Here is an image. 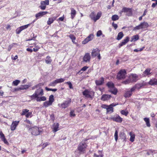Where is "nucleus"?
<instances>
[{
  "mask_svg": "<svg viewBox=\"0 0 157 157\" xmlns=\"http://www.w3.org/2000/svg\"><path fill=\"white\" fill-rule=\"evenodd\" d=\"M39 48H40L38 46H35V48H33V50L34 51L36 52L39 50Z\"/></svg>",
  "mask_w": 157,
  "mask_h": 157,
  "instance_id": "6e6d98bb",
  "label": "nucleus"
},
{
  "mask_svg": "<svg viewBox=\"0 0 157 157\" xmlns=\"http://www.w3.org/2000/svg\"><path fill=\"white\" fill-rule=\"evenodd\" d=\"M30 86V85H21L20 87L21 90H23L28 89Z\"/></svg>",
  "mask_w": 157,
  "mask_h": 157,
  "instance_id": "c9c22d12",
  "label": "nucleus"
},
{
  "mask_svg": "<svg viewBox=\"0 0 157 157\" xmlns=\"http://www.w3.org/2000/svg\"><path fill=\"white\" fill-rule=\"evenodd\" d=\"M25 116L27 118L31 117L32 116V112H28Z\"/></svg>",
  "mask_w": 157,
  "mask_h": 157,
  "instance_id": "603ef678",
  "label": "nucleus"
},
{
  "mask_svg": "<svg viewBox=\"0 0 157 157\" xmlns=\"http://www.w3.org/2000/svg\"><path fill=\"white\" fill-rule=\"evenodd\" d=\"M88 67L86 66H85L83 67L80 70V71H86V70L88 68Z\"/></svg>",
  "mask_w": 157,
  "mask_h": 157,
  "instance_id": "4d7b16f0",
  "label": "nucleus"
},
{
  "mask_svg": "<svg viewBox=\"0 0 157 157\" xmlns=\"http://www.w3.org/2000/svg\"><path fill=\"white\" fill-rule=\"evenodd\" d=\"M29 110L27 109H23L22 110V112L21 113V115H25L26 113L29 112Z\"/></svg>",
  "mask_w": 157,
  "mask_h": 157,
  "instance_id": "37998d69",
  "label": "nucleus"
},
{
  "mask_svg": "<svg viewBox=\"0 0 157 157\" xmlns=\"http://www.w3.org/2000/svg\"><path fill=\"white\" fill-rule=\"evenodd\" d=\"M0 136L1 140L3 141L5 144H8V141L6 139L4 134L2 133V131L0 132Z\"/></svg>",
  "mask_w": 157,
  "mask_h": 157,
  "instance_id": "393cba45",
  "label": "nucleus"
},
{
  "mask_svg": "<svg viewBox=\"0 0 157 157\" xmlns=\"http://www.w3.org/2000/svg\"><path fill=\"white\" fill-rule=\"evenodd\" d=\"M111 97L110 95L108 94H104L102 95L101 99L103 101H107L109 100Z\"/></svg>",
  "mask_w": 157,
  "mask_h": 157,
  "instance_id": "5701e85b",
  "label": "nucleus"
},
{
  "mask_svg": "<svg viewBox=\"0 0 157 157\" xmlns=\"http://www.w3.org/2000/svg\"><path fill=\"white\" fill-rule=\"evenodd\" d=\"M56 84V82H55V81H54L51 82V83H50V84H49V86H55Z\"/></svg>",
  "mask_w": 157,
  "mask_h": 157,
  "instance_id": "13d9d810",
  "label": "nucleus"
},
{
  "mask_svg": "<svg viewBox=\"0 0 157 157\" xmlns=\"http://www.w3.org/2000/svg\"><path fill=\"white\" fill-rule=\"evenodd\" d=\"M70 10H71V18L72 19H73L75 16V15L76 14V11L73 8H70Z\"/></svg>",
  "mask_w": 157,
  "mask_h": 157,
  "instance_id": "b1692460",
  "label": "nucleus"
},
{
  "mask_svg": "<svg viewBox=\"0 0 157 157\" xmlns=\"http://www.w3.org/2000/svg\"><path fill=\"white\" fill-rule=\"evenodd\" d=\"M98 155L96 153H94V157H103L104 155L102 153V151H98Z\"/></svg>",
  "mask_w": 157,
  "mask_h": 157,
  "instance_id": "c85d7f7f",
  "label": "nucleus"
},
{
  "mask_svg": "<svg viewBox=\"0 0 157 157\" xmlns=\"http://www.w3.org/2000/svg\"><path fill=\"white\" fill-rule=\"evenodd\" d=\"M54 96L52 95H51L50 96L49 98V101H50L51 103H52L54 102Z\"/></svg>",
  "mask_w": 157,
  "mask_h": 157,
  "instance_id": "49530a36",
  "label": "nucleus"
},
{
  "mask_svg": "<svg viewBox=\"0 0 157 157\" xmlns=\"http://www.w3.org/2000/svg\"><path fill=\"white\" fill-rule=\"evenodd\" d=\"M138 77L136 74H132L129 77V79L124 81V83L127 84L131 82H136L138 80Z\"/></svg>",
  "mask_w": 157,
  "mask_h": 157,
  "instance_id": "39448f33",
  "label": "nucleus"
},
{
  "mask_svg": "<svg viewBox=\"0 0 157 157\" xmlns=\"http://www.w3.org/2000/svg\"><path fill=\"white\" fill-rule=\"evenodd\" d=\"M55 19L53 18L50 17L48 18V20L47 21V23L48 25H51L53 23Z\"/></svg>",
  "mask_w": 157,
  "mask_h": 157,
  "instance_id": "e433bc0d",
  "label": "nucleus"
},
{
  "mask_svg": "<svg viewBox=\"0 0 157 157\" xmlns=\"http://www.w3.org/2000/svg\"><path fill=\"white\" fill-rule=\"evenodd\" d=\"M29 130L31 134L34 136H37L39 135L41 131L40 130L39 128L36 126L32 127L29 128Z\"/></svg>",
  "mask_w": 157,
  "mask_h": 157,
  "instance_id": "0eeeda50",
  "label": "nucleus"
},
{
  "mask_svg": "<svg viewBox=\"0 0 157 157\" xmlns=\"http://www.w3.org/2000/svg\"><path fill=\"white\" fill-rule=\"evenodd\" d=\"M119 18V17L117 15H114L112 16V19L113 21H115L118 20Z\"/></svg>",
  "mask_w": 157,
  "mask_h": 157,
  "instance_id": "c03bdc74",
  "label": "nucleus"
},
{
  "mask_svg": "<svg viewBox=\"0 0 157 157\" xmlns=\"http://www.w3.org/2000/svg\"><path fill=\"white\" fill-rule=\"evenodd\" d=\"M52 128L54 132H56L59 130V124L58 123H54L52 125Z\"/></svg>",
  "mask_w": 157,
  "mask_h": 157,
  "instance_id": "a211bd4d",
  "label": "nucleus"
},
{
  "mask_svg": "<svg viewBox=\"0 0 157 157\" xmlns=\"http://www.w3.org/2000/svg\"><path fill=\"white\" fill-rule=\"evenodd\" d=\"M22 31V29H21L20 27H19L16 29V32L17 34H19Z\"/></svg>",
  "mask_w": 157,
  "mask_h": 157,
  "instance_id": "864d4df0",
  "label": "nucleus"
},
{
  "mask_svg": "<svg viewBox=\"0 0 157 157\" xmlns=\"http://www.w3.org/2000/svg\"><path fill=\"white\" fill-rule=\"evenodd\" d=\"M21 90V89L20 87L14 89V91H17L20 90Z\"/></svg>",
  "mask_w": 157,
  "mask_h": 157,
  "instance_id": "774afa93",
  "label": "nucleus"
},
{
  "mask_svg": "<svg viewBox=\"0 0 157 157\" xmlns=\"http://www.w3.org/2000/svg\"><path fill=\"white\" fill-rule=\"evenodd\" d=\"M111 119L113 121L121 123L122 121V118L118 115H115L112 117Z\"/></svg>",
  "mask_w": 157,
  "mask_h": 157,
  "instance_id": "2eb2a0df",
  "label": "nucleus"
},
{
  "mask_svg": "<svg viewBox=\"0 0 157 157\" xmlns=\"http://www.w3.org/2000/svg\"><path fill=\"white\" fill-rule=\"evenodd\" d=\"M52 61V60L51 57L49 56H47L45 59V62L47 64H51Z\"/></svg>",
  "mask_w": 157,
  "mask_h": 157,
  "instance_id": "c756f323",
  "label": "nucleus"
},
{
  "mask_svg": "<svg viewBox=\"0 0 157 157\" xmlns=\"http://www.w3.org/2000/svg\"><path fill=\"white\" fill-rule=\"evenodd\" d=\"M64 17H60L58 19V20H59V21H63L64 20Z\"/></svg>",
  "mask_w": 157,
  "mask_h": 157,
  "instance_id": "338daca9",
  "label": "nucleus"
},
{
  "mask_svg": "<svg viewBox=\"0 0 157 157\" xmlns=\"http://www.w3.org/2000/svg\"><path fill=\"white\" fill-rule=\"evenodd\" d=\"M129 134L130 136V141L132 142H133L135 138V135L132 132H130L129 133Z\"/></svg>",
  "mask_w": 157,
  "mask_h": 157,
  "instance_id": "7c9ffc66",
  "label": "nucleus"
},
{
  "mask_svg": "<svg viewBox=\"0 0 157 157\" xmlns=\"http://www.w3.org/2000/svg\"><path fill=\"white\" fill-rule=\"evenodd\" d=\"M13 56H12L11 58L12 59L14 60H16L18 58V56L17 55H16L14 58L13 57Z\"/></svg>",
  "mask_w": 157,
  "mask_h": 157,
  "instance_id": "0e129e2a",
  "label": "nucleus"
},
{
  "mask_svg": "<svg viewBox=\"0 0 157 157\" xmlns=\"http://www.w3.org/2000/svg\"><path fill=\"white\" fill-rule=\"evenodd\" d=\"M70 116L71 117H74L75 116V114L74 113V111H71L70 112Z\"/></svg>",
  "mask_w": 157,
  "mask_h": 157,
  "instance_id": "052dcab7",
  "label": "nucleus"
},
{
  "mask_svg": "<svg viewBox=\"0 0 157 157\" xmlns=\"http://www.w3.org/2000/svg\"><path fill=\"white\" fill-rule=\"evenodd\" d=\"M139 39V36L137 35H136L132 36L131 39V41H135L137 40H138Z\"/></svg>",
  "mask_w": 157,
  "mask_h": 157,
  "instance_id": "4c0bfd02",
  "label": "nucleus"
},
{
  "mask_svg": "<svg viewBox=\"0 0 157 157\" xmlns=\"http://www.w3.org/2000/svg\"><path fill=\"white\" fill-rule=\"evenodd\" d=\"M94 38V35L93 34H90L87 38L82 41V44H86L90 41L91 40Z\"/></svg>",
  "mask_w": 157,
  "mask_h": 157,
  "instance_id": "4468645a",
  "label": "nucleus"
},
{
  "mask_svg": "<svg viewBox=\"0 0 157 157\" xmlns=\"http://www.w3.org/2000/svg\"><path fill=\"white\" fill-rule=\"evenodd\" d=\"M31 23L29 24L26 25L22 26L20 27L21 29H22V31L28 28L29 26H30Z\"/></svg>",
  "mask_w": 157,
  "mask_h": 157,
  "instance_id": "a18cd8bd",
  "label": "nucleus"
},
{
  "mask_svg": "<svg viewBox=\"0 0 157 157\" xmlns=\"http://www.w3.org/2000/svg\"><path fill=\"white\" fill-rule=\"evenodd\" d=\"M118 132L117 130L115 131V132L114 134V136L115 138V140L116 142L118 140Z\"/></svg>",
  "mask_w": 157,
  "mask_h": 157,
  "instance_id": "09e8293b",
  "label": "nucleus"
},
{
  "mask_svg": "<svg viewBox=\"0 0 157 157\" xmlns=\"http://www.w3.org/2000/svg\"><path fill=\"white\" fill-rule=\"evenodd\" d=\"M36 100L37 101H44L46 100V98L45 96H38L36 98Z\"/></svg>",
  "mask_w": 157,
  "mask_h": 157,
  "instance_id": "cd10ccee",
  "label": "nucleus"
},
{
  "mask_svg": "<svg viewBox=\"0 0 157 157\" xmlns=\"http://www.w3.org/2000/svg\"><path fill=\"white\" fill-rule=\"evenodd\" d=\"M65 80V79L63 78H60L57 79L55 80L56 84L58 83H61L63 82Z\"/></svg>",
  "mask_w": 157,
  "mask_h": 157,
  "instance_id": "ea45409f",
  "label": "nucleus"
},
{
  "mask_svg": "<svg viewBox=\"0 0 157 157\" xmlns=\"http://www.w3.org/2000/svg\"><path fill=\"white\" fill-rule=\"evenodd\" d=\"M102 13L101 11H99L97 13L96 17H95V13L94 12L91 13L90 15V17L91 19L93 20L94 22H96L98 20L101 16Z\"/></svg>",
  "mask_w": 157,
  "mask_h": 157,
  "instance_id": "423d86ee",
  "label": "nucleus"
},
{
  "mask_svg": "<svg viewBox=\"0 0 157 157\" xmlns=\"http://www.w3.org/2000/svg\"><path fill=\"white\" fill-rule=\"evenodd\" d=\"M144 120L146 122L147 126L148 127H150L151 125L150 123L149 119L148 118L146 117L144 118Z\"/></svg>",
  "mask_w": 157,
  "mask_h": 157,
  "instance_id": "473e14b6",
  "label": "nucleus"
},
{
  "mask_svg": "<svg viewBox=\"0 0 157 157\" xmlns=\"http://www.w3.org/2000/svg\"><path fill=\"white\" fill-rule=\"evenodd\" d=\"M25 121L30 124H32V122L26 119L25 120Z\"/></svg>",
  "mask_w": 157,
  "mask_h": 157,
  "instance_id": "e2e57ef3",
  "label": "nucleus"
},
{
  "mask_svg": "<svg viewBox=\"0 0 157 157\" xmlns=\"http://www.w3.org/2000/svg\"><path fill=\"white\" fill-rule=\"evenodd\" d=\"M126 74V71L125 70H121L118 73L117 78L119 79H124L125 78Z\"/></svg>",
  "mask_w": 157,
  "mask_h": 157,
  "instance_id": "1a4fd4ad",
  "label": "nucleus"
},
{
  "mask_svg": "<svg viewBox=\"0 0 157 157\" xmlns=\"http://www.w3.org/2000/svg\"><path fill=\"white\" fill-rule=\"evenodd\" d=\"M151 69L150 68H147L143 72V75H144V76L149 75L151 73Z\"/></svg>",
  "mask_w": 157,
  "mask_h": 157,
  "instance_id": "a878e982",
  "label": "nucleus"
},
{
  "mask_svg": "<svg viewBox=\"0 0 157 157\" xmlns=\"http://www.w3.org/2000/svg\"><path fill=\"white\" fill-rule=\"evenodd\" d=\"M48 13V12L47 11H41L37 13L35 15L36 19H37L45 15Z\"/></svg>",
  "mask_w": 157,
  "mask_h": 157,
  "instance_id": "dca6fc26",
  "label": "nucleus"
},
{
  "mask_svg": "<svg viewBox=\"0 0 157 157\" xmlns=\"http://www.w3.org/2000/svg\"><path fill=\"white\" fill-rule=\"evenodd\" d=\"M112 25L114 28L115 29H116L117 27V25L116 24H114V22L112 23Z\"/></svg>",
  "mask_w": 157,
  "mask_h": 157,
  "instance_id": "680f3d73",
  "label": "nucleus"
},
{
  "mask_svg": "<svg viewBox=\"0 0 157 157\" xmlns=\"http://www.w3.org/2000/svg\"><path fill=\"white\" fill-rule=\"evenodd\" d=\"M122 12H130V13H131V9L128 8H127L126 7H124L122 9Z\"/></svg>",
  "mask_w": 157,
  "mask_h": 157,
  "instance_id": "58836bf2",
  "label": "nucleus"
},
{
  "mask_svg": "<svg viewBox=\"0 0 157 157\" xmlns=\"http://www.w3.org/2000/svg\"><path fill=\"white\" fill-rule=\"evenodd\" d=\"M91 56L94 57L97 56L99 60L101 59V57L100 54V50L98 48L94 49L92 50L91 53Z\"/></svg>",
  "mask_w": 157,
  "mask_h": 157,
  "instance_id": "9d476101",
  "label": "nucleus"
},
{
  "mask_svg": "<svg viewBox=\"0 0 157 157\" xmlns=\"http://www.w3.org/2000/svg\"><path fill=\"white\" fill-rule=\"evenodd\" d=\"M106 85L109 89V91L112 94L116 95L117 92V89L114 87L113 83L112 82H109L106 84Z\"/></svg>",
  "mask_w": 157,
  "mask_h": 157,
  "instance_id": "f03ea898",
  "label": "nucleus"
},
{
  "mask_svg": "<svg viewBox=\"0 0 157 157\" xmlns=\"http://www.w3.org/2000/svg\"><path fill=\"white\" fill-rule=\"evenodd\" d=\"M19 123V121H13L11 125L10 128L11 130L12 131H13L15 130Z\"/></svg>",
  "mask_w": 157,
  "mask_h": 157,
  "instance_id": "f3484780",
  "label": "nucleus"
},
{
  "mask_svg": "<svg viewBox=\"0 0 157 157\" xmlns=\"http://www.w3.org/2000/svg\"><path fill=\"white\" fill-rule=\"evenodd\" d=\"M66 83L69 85V87L70 89H73L72 85L71 82H66Z\"/></svg>",
  "mask_w": 157,
  "mask_h": 157,
  "instance_id": "5fc2aeb1",
  "label": "nucleus"
},
{
  "mask_svg": "<svg viewBox=\"0 0 157 157\" xmlns=\"http://www.w3.org/2000/svg\"><path fill=\"white\" fill-rule=\"evenodd\" d=\"M46 90L47 91H53L55 92L57 90V89H50L49 88L47 87H46L45 88Z\"/></svg>",
  "mask_w": 157,
  "mask_h": 157,
  "instance_id": "3c124183",
  "label": "nucleus"
},
{
  "mask_svg": "<svg viewBox=\"0 0 157 157\" xmlns=\"http://www.w3.org/2000/svg\"><path fill=\"white\" fill-rule=\"evenodd\" d=\"M69 37L71 39V40L72 42L73 43L76 44V43L75 42L76 40V37L73 34H70L69 35Z\"/></svg>",
  "mask_w": 157,
  "mask_h": 157,
  "instance_id": "2f4dec72",
  "label": "nucleus"
},
{
  "mask_svg": "<svg viewBox=\"0 0 157 157\" xmlns=\"http://www.w3.org/2000/svg\"><path fill=\"white\" fill-rule=\"evenodd\" d=\"M20 82V81L19 80H16L13 82V84L15 86H17Z\"/></svg>",
  "mask_w": 157,
  "mask_h": 157,
  "instance_id": "de8ad7c7",
  "label": "nucleus"
},
{
  "mask_svg": "<svg viewBox=\"0 0 157 157\" xmlns=\"http://www.w3.org/2000/svg\"><path fill=\"white\" fill-rule=\"evenodd\" d=\"M116 105L113 103H112L109 105L103 104L101 105V107L103 108L106 109L107 113H111L113 112V107L115 106Z\"/></svg>",
  "mask_w": 157,
  "mask_h": 157,
  "instance_id": "20e7f679",
  "label": "nucleus"
},
{
  "mask_svg": "<svg viewBox=\"0 0 157 157\" xmlns=\"http://www.w3.org/2000/svg\"><path fill=\"white\" fill-rule=\"evenodd\" d=\"M83 95L87 98H90L91 99H92V97L90 95V92L87 90H85L82 92Z\"/></svg>",
  "mask_w": 157,
  "mask_h": 157,
  "instance_id": "6ab92c4d",
  "label": "nucleus"
},
{
  "mask_svg": "<svg viewBox=\"0 0 157 157\" xmlns=\"http://www.w3.org/2000/svg\"><path fill=\"white\" fill-rule=\"evenodd\" d=\"M136 89V87L134 86L132 87L130 90H128L126 91L124 97L125 98H129L132 94L133 92H134Z\"/></svg>",
  "mask_w": 157,
  "mask_h": 157,
  "instance_id": "f8f14e48",
  "label": "nucleus"
},
{
  "mask_svg": "<svg viewBox=\"0 0 157 157\" xmlns=\"http://www.w3.org/2000/svg\"><path fill=\"white\" fill-rule=\"evenodd\" d=\"M71 102V99L65 101L62 103L58 104V106L62 109H65L70 105Z\"/></svg>",
  "mask_w": 157,
  "mask_h": 157,
  "instance_id": "6e6552de",
  "label": "nucleus"
},
{
  "mask_svg": "<svg viewBox=\"0 0 157 157\" xmlns=\"http://www.w3.org/2000/svg\"><path fill=\"white\" fill-rule=\"evenodd\" d=\"M44 85V84L42 83H40L38 84H37L34 86H33L32 87V89L33 90H34L36 88H39L40 86H42Z\"/></svg>",
  "mask_w": 157,
  "mask_h": 157,
  "instance_id": "f704fd0d",
  "label": "nucleus"
},
{
  "mask_svg": "<svg viewBox=\"0 0 157 157\" xmlns=\"http://www.w3.org/2000/svg\"><path fill=\"white\" fill-rule=\"evenodd\" d=\"M104 82V78L102 77L99 79L95 81V83L97 85H101Z\"/></svg>",
  "mask_w": 157,
  "mask_h": 157,
  "instance_id": "4be33fe9",
  "label": "nucleus"
},
{
  "mask_svg": "<svg viewBox=\"0 0 157 157\" xmlns=\"http://www.w3.org/2000/svg\"><path fill=\"white\" fill-rule=\"evenodd\" d=\"M129 37L128 36L125 39H124L122 42L119 45V48L121 47L122 46L125 45L129 40Z\"/></svg>",
  "mask_w": 157,
  "mask_h": 157,
  "instance_id": "aec40b11",
  "label": "nucleus"
},
{
  "mask_svg": "<svg viewBox=\"0 0 157 157\" xmlns=\"http://www.w3.org/2000/svg\"><path fill=\"white\" fill-rule=\"evenodd\" d=\"M52 103L49 101H47L44 103V105L45 107H47L49 106L52 105Z\"/></svg>",
  "mask_w": 157,
  "mask_h": 157,
  "instance_id": "a19ab883",
  "label": "nucleus"
},
{
  "mask_svg": "<svg viewBox=\"0 0 157 157\" xmlns=\"http://www.w3.org/2000/svg\"><path fill=\"white\" fill-rule=\"evenodd\" d=\"M49 4V0H45L40 2V5L39 7L42 10H44L46 8V6L48 5Z\"/></svg>",
  "mask_w": 157,
  "mask_h": 157,
  "instance_id": "ddd939ff",
  "label": "nucleus"
},
{
  "mask_svg": "<svg viewBox=\"0 0 157 157\" xmlns=\"http://www.w3.org/2000/svg\"><path fill=\"white\" fill-rule=\"evenodd\" d=\"M121 113L122 114L125 116H127L128 114V112L127 111H126L124 110H121Z\"/></svg>",
  "mask_w": 157,
  "mask_h": 157,
  "instance_id": "8fccbe9b",
  "label": "nucleus"
},
{
  "mask_svg": "<svg viewBox=\"0 0 157 157\" xmlns=\"http://www.w3.org/2000/svg\"><path fill=\"white\" fill-rule=\"evenodd\" d=\"M120 136L122 139L125 140L126 139V136L125 133L123 132H121L120 134Z\"/></svg>",
  "mask_w": 157,
  "mask_h": 157,
  "instance_id": "79ce46f5",
  "label": "nucleus"
},
{
  "mask_svg": "<svg viewBox=\"0 0 157 157\" xmlns=\"http://www.w3.org/2000/svg\"><path fill=\"white\" fill-rule=\"evenodd\" d=\"M87 145L86 143L83 142H81L79 144L78 150L79 151L80 153H83L84 152L85 149Z\"/></svg>",
  "mask_w": 157,
  "mask_h": 157,
  "instance_id": "9b49d317",
  "label": "nucleus"
},
{
  "mask_svg": "<svg viewBox=\"0 0 157 157\" xmlns=\"http://www.w3.org/2000/svg\"><path fill=\"white\" fill-rule=\"evenodd\" d=\"M148 83L149 84L153 85H157V79H151L149 82Z\"/></svg>",
  "mask_w": 157,
  "mask_h": 157,
  "instance_id": "bb28decb",
  "label": "nucleus"
},
{
  "mask_svg": "<svg viewBox=\"0 0 157 157\" xmlns=\"http://www.w3.org/2000/svg\"><path fill=\"white\" fill-rule=\"evenodd\" d=\"M102 34V32L101 30L98 31L97 33V36L98 37L100 36Z\"/></svg>",
  "mask_w": 157,
  "mask_h": 157,
  "instance_id": "bf43d9fd",
  "label": "nucleus"
},
{
  "mask_svg": "<svg viewBox=\"0 0 157 157\" xmlns=\"http://www.w3.org/2000/svg\"><path fill=\"white\" fill-rule=\"evenodd\" d=\"M149 26L147 22H144L141 23L139 25L134 27L133 29L134 31H136L140 29H143L147 28Z\"/></svg>",
  "mask_w": 157,
  "mask_h": 157,
  "instance_id": "7ed1b4c3",
  "label": "nucleus"
},
{
  "mask_svg": "<svg viewBox=\"0 0 157 157\" xmlns=\"http://www.w3.org/2000/svg\"><path fill=\"white\" fill-rule=\"evenodd\" d=\"M124 36L122 32L119 33L117 35V39L118 40H120Z\"/></svg>",
  "mask_w": 157,
  "mask_h": 157,
  "instance_id": "72a5a7b5",
  "label": "nucleus"
},
{
  "mask_svg": "<svg viewBox=\"0 0 157 157\" xmlns=\"http://www.w3.org/2000/svg\"><path fill=\"white\" fill-rule=\"evenodd\" d=\"M90 59V56L89 53H86L83 58V60L85 62H89Z\"/></svg>",
  "mask_w": 157,
  "mask_h": 157,
  "instance_id": "412c9836",
  "label": "nucleus"
},
{
  "mask_svg": "<svg viewBox=\"0 0 157 157\" xmlns=\"http://www.w3.org/2000/svg\"><path fill=\"white\" fill-rule=\"evenodd\" d=\"M41 86H40L35 91L34 93L30 97L31 100L35 99L36 98L39 96H43L44 94L43 90L41 88Z\"/></svg>",
  "mask_w": 157,
  "mask_h": 157,
  "instance_id": "f257e3e1",
  "label": "nucleus"
},
{
  "mask_svg": "<svg viewBox=\"0 0 157 157\" xmlns=\"http://www.w3.org/2000/svg\"><path fill=\"white\" fill-rule=\"evenodd\" d=\"M157 5V1H156V2L155 3H153L152 5V7L154 8Z\"/></svg>",
  "mask_w": 157,
  "mask_h": 157,
  "instance_id": "69168bd1",
  "label": "nucleus"
}]
</instances>
